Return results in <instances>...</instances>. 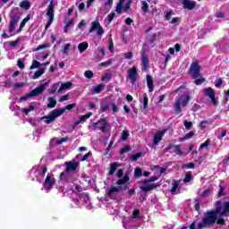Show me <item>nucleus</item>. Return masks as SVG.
I'll return each instance as SVG.
<instances>
[{"instance_id":"obj_1","label":"nucleus","mask_w":229,"mask_h":229,"mask_svg":"<svg viewBox=\"0 0 229 229\" xmlns=\"http://www.w3.org/2000/svg\"><path fill=\"white\" fill-rule=\"evenodd\" d=\"M216 208L215 210L208 211L206 216H204L202 222L197 223L193 222L190 225V229H201V228H207L208 226H210L211 225H214V223H217V225H225V219L218 218L217 216H219V212H221V200H217L216 202Z\"/></svg>"},{"instance_id":"obj_2","label":"nucleus","mask_w":229,"mask_h":229,"mask_svg":"<svg viewBox=\"0 0 229 229\" xmlns=\"http://www.w3.org/2000/svg\"><path fill=\"white\" fill-rule=\"evenodd\" d=\"M65 171L60 174L59 180H61V182H66V183H74V182L78 180V176H76L74 171L78 169L80 162L73 159L72 161L65 162Z\"/></svg>"},{"instance_id":"obj_3","label":"nucleus","mask_w":229,"mask_h":229,"mask_svg":"<svg viewBox=\"0 0 229 229\" xmlns=\"http://www.w3.org/2000/svg\"><path fill=\"white\" fill-rule=\"evenodd\" d=\"M190 99H191V97L188 95V93L182 94L174 105L175 113L181 114L182 106L183 107L186 105H189Z\"/></svg>"},{"instance_id":"obj_4","label":"nucleus","mask_w":229,"mask_h":229,"mask_svg":"<svg viewBox=\"0 0 229 229\" xmlns=\"http://www.w3.org/2000/svg\"><path fill=\"white\" fill-rule=\"evenodd\" d=\"M55 6H56V3L51 0L47 8V17H48V21L45 26V30H49V27L53 24V21H55Z\"/></svg>"},{"instance_id":"obj_5","label":"nucleus","mask_w":229,"mask_h":229,"mask_svg":"<svg viewBox=\"0 0 229 229\" xmlns=\"http://www.w3.org/2000/svg\"><path fill=\"white\" fill-rule=\"evenodd\" d=\"M64 109H55L48 115L43 116L41 119L46 123V124H49V123H53L56 117H60V115H64Z\"/></svg>"},{"instance_id":"obj_6","label":"nucleus","mask_w":229,"mask_h":229,"mask_svg":"<svg viewBox=\"0 0 229 229\" xmlns=\"http://www.w3.org/2000/svg\"><path fill=\"white\" fill-rule=\"evenodd\" d=\"M55 183H56V180L55 179V174H47L43 185L44 190L51 191V189L55 187Z\"/></svg>"},{"instance_id":"obj_7","label":"nucleus","mask_w":229,"mask_h":229,"mask_svg":"<svg viewBox=\"0 0 229 229\" xmlns=\"http://www.w3.org/2000/svg\"><path fill=\"white\" fill-rule=\"evenodd\" d=\"M73 201L77 206L86 205V207H90V198L87 193H81L77 199H74Z\"/></svg>"},{"instance_id":"obj_8","label":"nucleus","mask_w":229,"mask_h":229,"mask_svg":"<svg viewBox=\"0 0 229 229\" xmlns=\"http://www.w3.org/2000/svg\"><path fill=\"white\" fill-rule=\"evenodd\" d=\"M94 31H97V35L98 37H102V35H105V30H103V27H101V24L98 21H95L91 22V28L89 29V33H94Z\"/></svg>"},{"instance_id":"obj_9","label":"nucleus","mask_w":229,"mask_h":229,"mask_svg":"<svg viewBox=\"0 0 229 229\" xmlns=\"http://www.w3.org/2000/svg\"><path fill=\"white\" fill-rule=\"evenodd\" d=\"M201 67L199 66V64L197 62L192 63L190 67V74H191L192 78L196 80V78H200L201 73H199Z\"/></svg>"},{"instance_id":"obj_10","label":"nucleus","mask_w":229,"mask_h":229,"mask_svg":"<svg viewBox=\"0 0 229 229\" xmlns=\"http://www.w3.org/2000/svg\"><path fill=\"white\" fill-rule=\"evenodd\" d=\"M128 78L131 80V82L133 84L139 79V75L137 74V67L133 66L129 68L127 71Z\"/></svg>"},{"instance_id":"obj_11","label":"nucleus","mask_w":229,"mask_h":229,"mask_svg":"<svg viewBox=\"0 0 229 229\" xmlns=\"http://www.w3.org/2000/svg\"><path fill=\"white\" fill-rule=\"evenodd\" d=\"M204 96H208V98H211V103L213 105H217V100L216 99V92L211 87L204 89Z\"/></svg>"},{"instance_id":"obj_12","label":"nucleus","mask_w":229,"mask_h":229,"mask_svg":"<svg viewBox=\"0 0 229 229\" xmlns=\"http://www.w3.org/2000/svg\"><path fill=\"white\" fill-rule=\"evenodd\" d=\"M124 1L126 0H119V2L117 3L115 8L116 13H123V10H124V12H128V10H130V4H124Z\"/></svg>"},{"instance_id":"obj_13","label":"nucleus","mask_w":229,"mask_h":229,"mask_svg":"<svg viewBox=\"0 0 229 229\" xmlns=\"http://www.w3.org/2000/svg\"><path fill=\"white\" fill-rule=\"evenodd\" d=\"M141 64L143 65L142 71H148L149 69V58L146 55V49H141Z\"/></svg>"},{"instance_id":"obj_14","label":"nucleus","mask_w":229,"mask_h":229,"mask_svg":"<svg viewBox=\"0 0 229 229\" xmlns=\"http://www.w3.org/2000/svg\"><path fill=\"white\" fill-rule=\"evenodd\" d=\"M47 85H49V81H47L44 84H41L38 88L34 89L33 90H31L30 92V96L33 98V96H38V94H42V92H44V90H46V86H47Z\"/></svg>"},{"instance_id":"obj_15","label":"nucleus","mask_w":229,"mask_h":229,"mask_svg":"<svg viewBox=\"0 0 229 229\" xmlns=\"http://www.w3.org/2000/svg\"><path fill=\"white\" fill-rule=\"evenodd\" d=\"M165 131H167V130H163V131H158L153 139V144L154 146H158V144H160V140H162V138L164 137V135H165Z\"/></svg>"},{"instance_id":"obj_16","label":"nucleus","mask_w":229,"mask_h":229,"mask_svg":"<svg viewBox=\"0 0 229 229\" xmlns=\"http://www.w3.org/2000/svg\"><path fill=\"white\" fill-rule=\"evenodd\" d=\"M171 149H173V153H174L175 155H178L179 157H182V155H183V152L182 151L180 145L171 144L166 148V151H171Z\"/></svg>"},{"instance_id":"obj_17","label":"nucleus","mask_w":229,"mask_h":229,"mask_svg":"<svg viewBox=\"0 0 229 229\" xmlns=\"http://www.w3.org/2000/svg\"><path fill=\"white\" fill-rule=\"evenodd\" d=\"M140 102H141L142 105H143L142 107H141V112L146 114V112L148 110V94L144 93L142 95V98L140 99Z\"/></svg>"},{"instance_id":"obj_18","label":"nucleus","mask_w":229,"mask_h":229,"mask_svg":"<svg viewBox=\"0 0 229 229\" xmlns=\"http://www.w3.org/2000/svg\"><path fill=\"white\" fill-rule=\"evenodd\" d=\"M119 191H123L122 186H111L106 190V194L110 197L113 194H115V192H119Z\"/></svg>"},{"instance_id":"obj_19","label":"nucleus","mask_w":229,"mask_h":229,"mask_svg":"<svg viewBox=\"0 0 229 229\" xmlns=\"http://www.w3.org/2000/svg\"><path fill=\"white\" fill-rule=\"evenodd\" d=\"M183 8L187 10H194L196 8V2L192 0H183L182 1Z\"/></svg>"},{"instance_id":"obj_20","label":"nucleus","mask_w":229,"mask_h":229,"mask_svg":"<svg viewBox=\"0 0 229 229\" xmlns=\"http://www.w3.org/2000/svg\"><path fill=\"white\" fill-rule=\"evenodd\" d=\"M128 182H130V175L128 174V173H126L123 177L119 178V180L116 182V185H118V187H121V185H126Z\"/></svg>"},{"instance_id":"obj_21","label":"nucleus","mask_w":229,"mask_h":229,"mask_svg":"<svg viewBox=\"0 0 229 229\" xmlns=\"http://www.w3.org/2000/svg\"><path fill=\"white\" fill-rule=\"evenodd\" d=\"M96 124L98 130H101V131H106V126L108 125V123H106V120L102 119L98 121Z\"/></svg>"},{"instance_id":"obj_22","label":"nucleus","mask_w":229,"mask_h":229,"mask_svg":"<svg viewBox=\"0 0 229 229\" xmlns=\"http://www.w3.org/2000/svg\"><path fill=\"white\" fill-rule=\"evenodd\" d=\"M220 216H229V202H225L223 204V210L221 211V205H220V212L218 213Z\"/></svg>"},{"instance_id":"obj_23","label":"nucleus","mask_w":229,"mask_h":229,"mask_svg":"<svg viewBox=\"0 0 229 229\" xmlns=\"http://www.w3.org/2000/svg\"><path fill=\"white\" fill-rule=\"evenodd\" d=\"M19 21H21V13L13 11L11 13V22H15L18 24Z\"/></svg>"},{"instance_id":"obj_24","label":"nucleus","mask_w":229,"mask_h":229,"mask_svg":"<svg viewBox=\"0 0 229 229\" xmlns=\"http://www.w3.org/2000/svg\"><path fill=\"white\" fill-rule=\"evenodd\" d=\"M103 89H105V84H98L92 87L91 92L92 94H99Z\"/></svg>"},{"instance_id":"obj_25","label":"nucleus","mask_w":229,"mask_h":229,"mask_svg":"<svg viewBox=\"0 0 229 229\" xmlns=\"http://www.w3.org/2000/svg\"><path fill=\"white\" fill-rule=\"evenodd\" d=\"M157 187H158V185L151 183V184H146L144 186H140V189L144 192H147L148 191H153V190L157 189Z\"/></svg>"},{"instance_id":"obj_26","label":"nucleus","mask_w":229,"mask_h":229,"mask_svg":"<svg viewBox=\"0 0 229 229\" xmlns=\"http://www.w3.org/2000/svg\"><path fill=\"white\" fill-rule=\"evenodd\" d=\"M147 85L149 92H153L155 86L153 85V78L150 75H147Z\"/></svg>"},{"instance_id":"obj_27","label":"nucleus","mask_w":229,"mask_h":229,"mask_svg":"<svg viewBox=\"0 0 229 229\" xmlns=\"http://www.w3.org/2000/svg\"><path fill=\"white\" fill-rule=\"evenodd\" d=\"M117 167H119V163H112L110 165L108 175L114 176L115 171H117Z\"/></svg>"},{"instance_id":"obj_28","label":"nucleus","mask_w":229,"mask_h":229,"mask_svg":"<svg viewBox=\"0 0 229 229\" xmlns=\"http://www.w3.org/2000/svg\"><path fill=\"white\" fill-rule=\"evenodd\" d=\"M88 48H89V43L87 42H82L78 45L79 53H85V51H87Z\"/></svg>"},{"instance_id":"obj_29","label":"nucleus","mask_w":229,"mask_h":229,"mask_svg":"<svg viewBox=\"0 0 229 229\" xmlns=\"http://www.w3.org/2000/svg\"><path fill=\"white\" fill-rule=\"evenodd\" d=\"M72 87V82L67 81L61 84V87L58 89V92H62L63 90L69 89Z\"/></svg>"},{"instance_id":"obj_30","label":"nucleus","mask_w":229,"mask_h":229,"mask_svg":"<svg viewBox=\"0 0 229 229\" xmlns=\"http://www.w3.org/2000/svg\"><path fill=\"white\" fill-rule=\"evenodd\" d=\"M172 185H173V187L170 190V192H172L173 194H177L178 192L176 191H178V187H180V182L174 181Z\"/></svg>"},{"instance_id":"obj_31","label":"nucleus","mask_w":229,"mask_h":229,"mask_svg":"<svg viewBox=\"0 0 229 229\" xmlns=\"http://www.w3.org/2000/svg\"><path fill=\"white\" fill-rule=\"evenodd\" d=\"M55 106H56V98H55V97L48 98L47 107L48 108H55Z\"/></svg>"},{"instance_id":"obj_32","label":"nucleus","mask_w":229,"mask_h":229,"mask_svg":"<svg viewBox=\"0 0 229 229\" xmlns=\"http://www.w3.org/2000/svg\"><path fill=\"white\" fill-rule=\"evenodd\" d=\"M92 116V113H88L82 115L79 121H77L76 124H80L81 123H85L87 119H89Z\"/></svg>"},{"instance_id":"obj_33","label":"nucleus","mask_w":229,"mask_h":229,"mask_svg":"<svg viewBox=\"0 0 229 229\" xmlns=\"http://www.w3.org/2000/svg\"><path fill=\"white\" fill-rule=\"evenodd\" d=\"M20 7L23 8V10H30V8H31V4H30L28 0H23L21 2Z\"/></svg>"},{"instance_id":"obj_34","label":"nucleus","mask_w":229,"mask_h":229,"mask_svg":"<svg viewBox=\"0 0 229 229\" xmlns=\"http://www.w3.org/2000/svg\"><path fill=\"white\" fill-rule=\"evenodd\" d=\"M44 72H46V68L39 69L32 76L33 80H38V78H40V76H42V74H44Z\"/></svg>"},{"instance_id":"obj_35","label":"nucleus","mask_w":229,"mask_h":229,"mask_svg":"<svg viewBox=\"0 0 229 229\" xmlns=\"http://www.w3.org/2000/svg\"><path fill=\"white\" fill-rule=\"evenodd\" d=\"M105 57V47H98V55H97V60H103Z\"/></svg>"},{"instance_id":"obj_36","label":"nucleus","mask_w":229,"mask_h":229,"mask_svg":"<svg viewBox=\"0 0 229 229\" xmlns=\"http://www.w3.org/2000/svg\"><path fill=\"white\" fill-rule=\"evenodd\" d=\"M35 108H37V106L35 104H30L29 107L23 109V112L28 115L29 112H33Z\"/></svg>"},{"instance_id":"obj_37","label":"nucleus","mask_w":229,"mask_h":229,"mask_svg":"<svg viewBox=\"0 0 229 229\" xmlns=\"http://www.w3.org/2000/svg\"><path fill=\"white\" fill-rule=\"evenodd\" d=\"M109 108H111L113 114H117V112H119V107L114 102L109 103Z\"/></svg>"},{"instance_id":"obj_38","label":"nucleus","mask_w":229,"mask_h":229,"mask_svg":"<svg viewBox=\"0 0 229 229\" xmlns=\"http://www.w3.org/2000/svg\"><path fill=\"white\" fill-rule=\"evenodd\" d=\"M40 65H41L40 62H38L37 60H33L32 64L30 65V70L38 69V67H40Z\"/></svg>"},{"instance_id":"obj_39","label":"nucleus","mask_w":229,"mask_h":229,"mask_svg":"<svg viewBox=\"0 0 229 229\" xmlns=\"http://www.w3.org/2000/svg\"><path fill=\"white\" fill-rule=\"evenodd\" d=\"M141 10L142 12H144V13H148L149 10V5L148 4V2H145V1L142 2Z\"/></svg>"},{"instance_id":"obj_40","label":"nucleus","mask_w":229,"mask_h":229,"mask_svg":"<svg viewBox=\"0 0 229 229\" xmlns=\"http://www.w3.org/2000/svg\"><path fill=\"white\" fill-rule=\"evenodd\" d=\"M47 47H51V44L49 43H45L43 45H39L35 51H40V49H47Z\"/></svg>"},{"instance_id":"obj_41","label":"nucleus","mask_w":229,"mask_h":229,"mask_svg":"<svg viewBox=\"0 0 229 229\" xmlns=\"http://www.w3.org/2000/svg\"><path fill=\"white\" fill-rule=\"evenodd\" d=\"M59 85H60V82H56L55 84H53L51 89H49L50 94H55L58 89Z\"/></svg>"},{"instance_id":"obj_42","label":"nucleus","mask_w":229,"mask_h":229,"mask_svg":"<svg viewBox=\"0 0 229 229\" xmlns=\"http://www.w3.org/2000/svg\"><path fill=\"white\" fill-rule=\"evenodd\" d=\"M140 157H142V153L138 152L135 155L131 156L130 160H132V162H135V161L139 160V158H140Z\"/></svg>"},{"instance_id":"obj_43","label":"nucleus","mask_w":229,"mask_h":229,"mask_svg":"<svg viewBox=\"0 0 229 229\" xmlns=\"http://www.w3.org/2000/svg\"><path fill=\"white\" fill-rule=\"evenodd\" d=\"M115 17H117V15L115 14V12H112L107 15V21L109 22V24L110 22H112V21L115 19Z\"/></svg>"},{"instance_id":"obj_44","label":"nucleus","mask_w":229,"mask_h":229,"mask_svg":"<svg viewBox=\"0 0 229 229\" xmlns=\"http://www.w3.org/2000/svg\"><path fill=\"white\" fill-rule=\"evenodd\" d=\"M16 26H17V23L13 22V21H10L9 33H13V31H15Z\"/></svg>"},{"instance_id":"obj_45","label":"nucleus","mask_w":229,"mask_h":229,"mask_svg":"<svg viewBox=\"0 0 229 229\" xmlns=\"http://www.w3.org/2000/svg\"><path fill=\"white\" fill-rule=\"evenodd\" d=\"M140 217V211L139 209H135L132 213L131 219H139Z\"/></svg>"},{"instance_id":"obj_46","label":"nucleus","mask_w":229,"mask_h":229,"mask_svg":"<svg viewBox=\"0 0 229 229\" xmlns=\"http://www.w3.org/2000/svg\"><path fill=\"white\" fill-rule=\"evenodd\" d=\"M76 106V104H69L64 108H59L58 110H64V114L65 113V110H72Z\"/></svg>"},{"instance_id":"obj_47","label":"nucleus","mask_w":229,"mask_h":229,"mask_svg":"<svg viewBox=\"0 0 229 229\" xmlns=\"http://www.w3.org/2000/svg\"><path fill=\"white\" fill-rule=\"evenodd\" d=\"M210 145V140H207L204 143L199 146V149H207Z\"/></svg>"},{"instance_id":"obj_48","label":"nucleus","mask_w":229,"mask_h":229,"mask_svg":"<svg viewBox=\"0 0 229 229\" xmlns=\"http://www.w3.org/2000/svg\"><path fill=\"white\" fill-rule=\"evenodd\" d=\"M84 76L85 78H88L89 80H90L91 78L94 77V72H92V71L88 70L84 72Z\"/></svg>"},{"instance_id":"obj_49","label":"nucleus","mask_w":229,"mask_h":229,"mask_svg":"<svg viewBox=\"0 0 229 229\" xmlns=\"http://www.w3.org/2000/svg\"><path fill=\"white\" fill-rule=\"evenodd\" d=\"M19 42H21V39L17 38L14 41H10L9 46H10V47H16V46L19 44Z\"/></svg>"},{"instance_id":"obj_50","label":"nucleus","mask_w":229,"mask_h":229,"mask_svg":"<svg viewBox=\"0 0 229 229\" xmlns=\"http://www.w3.org/2000/svg\"><path fill=\"white\" fill-rule=\"evenodd\" d=\"M130 137V132L128 131H123L122 132V140H126Z\"/></svg>"},{"instance_id":"obj_51","label":"nucleus","mask_w":229,"mask_h":229,"mask_svg":"<svg viewBox=\"0 0 229 229\" xmlns=\"http://www.w3.org/2000/svg\"><path fill=\"white\" fill-rule=\"evenodd\" d=\"M208 126V121H202L199 124L200 130H205Z\"/></svg>"},{"instance_id":"obj_52","label":"nucleus","mask_w":229,"mask_h":229,"mask_svg":"<svg viewBox=\"0 0 229 229\" xmlns=\"http://www.w3.org/2000/svg\"><path fill=\"white\" fill-rule=\"evenodd\" d=\"M195 85H201L205 83V78H199L194 81Z\"/></svg>"},{"instance_id":"obj_53","label":"nucleus","mask_w":229,"mask_h":229,"mask_svg":"<svg viewBox=\"0 0 229 229\" xmlns=\"http://www.w3.org/2000/svg\"><path fill=\"white\" fill-rule=\"evenodd\" d=\"M134 174L137 177L142 176V170L139 167L135 168Z\"/></svg>"},{"instance_id":"obj_54","label":"nucleus","mask_w":229,"mask_h":229,"mask_svg":"<svg viewBox=\"0 0 229 229\" xmlns=\"http://www.w3.org/2000/svg\"><path fill=\"white\" fill-rule=\"evenodd\" d=\"M123 55L126 60H131L133 58V53L131 52H127Z\"/></svg>"},{"instance_id":"obj_55","label":"nucleus","mask_w":229,"mask_h":229,"mask_svg":"<svg viewBox=\"0 0 229 229\" xmlns=\"http://www.w3.org/2000/svg\"><path fill=\"white\" fill-rule=\"evenodd\" d=\"M71 48V43H68L64 46V55H69V49Z\"/></svg>"},{"instance_id":"obj_56","label":"nucleus","mask_w":229,"mask_h":229,"mask_svg":"<svg viewBox=\"0 0 229 229\" xmlns=\"http://www.w3.org/2000/svg\"><path fill=\"white\" fill-rule=\"evenodd\" d=\"M191 180H192V177L191 176V174H186V176L183 179V182L184 183H189V182H191Z\"/></svg>"},{"instance_id":"obj_57","label":"nucleus","mask_w":229,"mask_h":229,"mask_svg":"<svg viewBox=\"0 0 229 229\" xmlns=\"http://www.w3.org/2000/svg\"><path fill=\"white\" fill-rule=\"evenodd\" d=\"M92 155V152H88L87 154H85L82 158L81 159V162H85V160H88V158Z\"/></svg>"},{"instance_id":"obj_58","label":"nucleus","mask_w":229,"mask_h":229,"mask_svg":"<svg viewBox=\"0 0 229 229\" xmlns=\"http://www.w3.org/2000/svg\"><path fill=\"white\" fill-rule=\"evenodd\" d=\"M116 176L117 178H123L124 176V172L123 171V169H119L116 173Z\"/></svg>"},{"instance_id":"obj_59","label":"nucleus","mask_w":229,"mask_h":229,"mask_svg":"<svg viewBox=\"0 0 229 229\" xmlns=\"http://www.w3.org/2000/svg\"><path fill=\"white\" fill-rule=\"evenodd\" d=\"M68 100H69V95L61 96L60 98H59V101L61 103H64V101H68Z\"/></svg>"},{"instance_id":"obj_60","label":"nucleus","mask_w":229,"mask_h":229,"mask_svg":"<svg viewBox=\"0 0 229 229\" xmlns=\"http://www.w3.org/2000/svg\"><path fill=\"white\" fill-rule=\"evenodd\" d=\"M46 173H47V167L41 166V171L39 172V174H41V176H45Z\"/></svg>"},{"instance_id":"obj_61","label":"nucleus","mask_w":229,"mask_h":229,"mask_svg":"<svg viewBox=\"0 0 229 229\" xmlns=\"http://www.w3.org/2000/svg\"><path fill=\"white\" fill-rule=\"evenodd\" d=\"M192 137H194V131H191L184 136V139L187 140L188 139H192Z\"/></svg>"},{"instance_id":"obj_62","label":"nucleus","mask_w":229,"mask_h":229,"mask_svg":"<svg viewBox=\"0 0 229 229\" xmlns=\"http://www.w3.org/2000/svg\"><path fill=\"white\" fill-rule=\"evenodd\" d=\"M29 98H32V97H31V93H30V92H29L27 95L21 97V98H20V101H26L27 99H29Z\"/></svg>"},{"instance_id":"obj_63","label":"nucleus","mask_w":229,"mask_h":229,"mask_svg":"<svg viewBox=\"0 0 229 229\" xmlns=\"http://www.w3.org/2000/svg\"><path fill=\"white\" fill-rule=\"evenodd\" d=\"M171 17H173V11L172 10L166 12V14H165L166 21H169L171 19Z\"/></svg>"},{"instance_id":"obj_64","label":"nucleus","mask_w":229,"mask_h":229,"mask_svg":"<svg viewBox=\"0 0 229 229\" xmlns=\"http://www.w3.org/2000/svg\"><path fill=\"white\" fill-rule=\"evenodd\" d=\"M178 22H180L179 17L173 18L171 21V24H178Z\"/></svg>"}]
</instances>
